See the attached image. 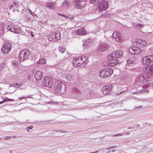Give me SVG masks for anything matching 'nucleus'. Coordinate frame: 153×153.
I'll return each mask as SVG.
<instances>
[{
    "mask_svg": "<svg viewBox=\"0 0 153 153\" xmlns=\"http://www.w3.org/2000/svg\"><path fill=\"white\" fill-rule=\"evenodd\" d=\"M123 55V52L121 50H117L109 54L107 56L108 64L107 66H113L119 64V59Z\"/></svg>",
    "mask_w": 153,
    "mask_h": 153,
    "instance_id": "1",
    "label": "nucleus"
},
{
    "mask_svg": "<svg viewBox=\"0 0 153 153\" xmlns=\"http://www.w3.org/2000/svg\"><path fill=\"white\" fill-rule=\"evenodd\" d=\"M88 62L87 57L83 56L74 58L72 63L74 67H77L79 66L82 67L86 65Z\"/></svg>",
    "mask_w": 153,
    "mask_h": 153,
    "instance_id": "2",
    "label": "nucleus"
},
{
    "mask_svg": "<svg viewBox=\"0 0 153 153\" xmlns=\"http://www.w3.org/2000/svg\"><path fill=\"white\" fill-rule=\"evenodd\" d=\"M54 83L53 88L56 92L61 94H64L66 92V86L64 83L61 81L56 80L55 79V82H54Z\"/></svg>",
    "mask_w": 153,
    "mask_h": 153,
    "instance_id": "3",
    "label": "nucleus"
},
{
    "mask_svg": "<svg viewBox=\"0 0 153 153\" xmlns=\"http://www.w3.org/2000/svg\"><path fill=\"white\" fill-rule=\"evenodd\" d=\"M151 78V76L150 75L144 72L139 77V81L141 83L146 85V87H148L151 86V85H152V84L150 83L148 84V83L150 81Z\"/></svg>",
    "mask_w": 153,
    "mask_h": 153,
    "instance_id": "4",
    "label": "nucleus"
},
{
    "mask_svg": "<svg viewBox=\"0 0 153 153\" xmlns=\"http://www.w3.org/2000/svg\"><path fill=\"white\" fill-rule=\"evenodd\" d=\"M113 73V70L111 68H105L100 70L99 73L100 77L105 78L110 76Z\"/></svg>",
    "mask_w": 153,
    "mask_h": 153,
    "instance_id": "5",
    "label": "nucleus"
},
{
    "mask_svg": "<svg viewBox=\"0 0 153 153\" xmlns=\"http://www.w3.org/2000/svg\"><path fill=\"white\" fill-rule=\"evenodd\" d=\"M54 82H55V79L45 77L42 81V84L44 86L51 88L53 85Z\"/></svg>",
    "mask_w": 153,
    "mask_h": 153,
    "instance_id": "6",
    "label": "nucleus"
},
{
    "mask_svg": "<svg viewBox=\"0 0 153 153\" xmlns=\"http://www.w3.org/2000/svg\"><path fill=\"white\" fill-rule=\"evenodd\" d=\"M60 33L59 30L51 32L48 36V38L50 41L53 40L56 41L59 39L60 38Z\"/></svg>",
    "mask_w": 153,
    "mask_h": 153,
    "instance_id": "7",
    "label": "nucleus"
},
{
    "mask_svg": "<svg viewBox=\"0 0 153 153\" xmlns=\"http://www.w3.org/2000/svg\"><path fill=\"white\" fill-rule=\"evenodd\" d=\"M30 51L27 49L22 50L20 53L19 57V60L23 61L25 60L28 59L30 56Z\"/></svg>",
    "mask_w": 153,
    "mask_h": 153,
    "instance_id": "8",
    "label": "nucleus"
},
{
    "mask_svg": "<svg viewBox=\"0 0 153 153\" xmlns=\"http://www.w3.org/2000/svg\"><path fill=\"white\" fill-rule=\"evenodd\" d=\"M142 64L146 66L153 65V56L149 55L144 57L142 59Z\"/></svg>",
    "mask_w": 153,
    "mask_h": 153,
    "instance_id": "9",
    "label": "nucleus"
},
{
    "mask_svg": "<svg viewBox=\"0 0 153 153\" xmlns=\"http://www.w3.org/2000/svg\"><path fill=\"white\" fill-rule=\"evenodd\" d=\"M72 3L75 7L81 9L85 6L86 3L85 0H74Z\"/></svg>",
    "mask_w": 153,
    "mask_h": 153,
    "instance_id": "10",
    "label": "nucleus"
},
{
    "mask_svg": "<svg viewBox=\"0 0 153 153\" xmlns=\"http://www.w3.org/2000/svg\"><path fill=\"white\" fill-rule=\"evenodd\" d=\"M11 49V45L9 42H5L1 48V51L4 54H7Z\"/></svg>",
    "mask_w": 153,
    "mask_h": 153,
    "instance_id": "11",
    "label": "nucleus"
},
{
    "mask_svg": "<svg viewBox=\"0 0 153 153\" xmlns=\"http://www.w3.org/2000/svg\"><path fill=\"white\" fill-rule=\"evenodd\" d=\"M108 1H102L98 6V8L100 11H102L106 10L108 7Z\"/></svg>",
    "mask_w": 153,
    "mask_h": 153,
    "instance_id": "12",
    "label": "nucleus"
},
{
    "mask_svg": "<svg viewBox=\"0 0 153 153\" xmlns=\"http://www.w3.org/2000/svg\"><path fill=\"white\" fill-rule=\"evenodd\" d=\"M129 53L132 54H138L140 53L141 51L138 47L133 46L130 47L128 49Z\"/></svg>",
    "mask_w": 153,
    "mask_h": 153,
    "instance_id": "13",
    "label": "nucleus"
},
{
    "mask_svg": "<svg viewBox=\"0 0 153 153\" xmlns=\"http://www.w3.org/2000/svg\"><path fill=\"white\" fill-rule=\"evenodd\" d=\"M112 84H108L104 86L102 88V93L103 94H107L109 93L112 88Z\"/></svg>",
    "mask_w": 153,
    "mask_h": 153,
    "instance_id": "14",
    "label": "nucleus"
},
{
    "mask_svg": "<svg viewBox=\"0 0 153 153\" xmlns=\"http://www.w3.org/2000/svg\"><path fill=\"white\" fill-rule=\"evenodd\" d=\"M112 36L117 42H120L122 41V37L119 32H114L112 35Z\"/></svg>",
    "mask_w": 153,
    "mask_h": 153,
    "instance_id": "15",
    "label": "nucleus"
},
{
    "mask_svg": "<svg viewBox=\"0 0 153 153\" xmlns=\"http://www.w3.org/2000/svg\"><path fill=\"white\" fill-rule=\"evenodd\" d=\"M109 47V46L107 44L105 43H100L99 46L98 48L99 50L102 51H105L107 50Z\"/></svg>",
    "mask_w": 153,
    "mask_h": 153,
    "instance_id": "16",
    "label": "nucleus"
},
{
    "mask_svg": "<svg viewBox=\"0 0 153 153\" xmlns=\"http://www.w3.org/2000/svg\"><path fill=\"white\" fill-rule=\"evenodd\" d=\"M7 29L12 32L18 34L19 33V30L13 26L10 25L7 27Z\"/></svg>",
    "mask_w": 153,
    "mask_h": 153,
    "instance_id": "17",
    "label": "nucleus"
},
{
    "mask_svg": "<svg viewBox=\"0 0 153 153\" xmlns=\"http://www.w3.org/2000/svg\"><path fill=\"white\" fill-rule=\"evenodd\" d=\"M72 92L73 94L74 95V98L78 99V98L81 94L80 91L77 88L75 87L73 88Z\"/></svg>",
    "mask_w": 153,
    "mask_h": 153,
    "instance_id": "18",
    "label": "nucleus"
},
{
    "mask_svg": "<svg viewBox=\"0 0 153 153\" xmlns=\"http://www.w3.org/2000/svg\"><path fill=\"white\" fill-rule=\"evenodd\" d=\"M143 70L144 72L149 75H150L151 76L152 74H153V67H146L143 68Z\"/></svg>",
    "mask_w": 153,
    "mask_h": 153,
    "instance_id": "19",
    "label": "nucleus"
},
{
    "mask_svg": "<svg viewBox=\"0 0 153 153\" xmlns=\"http://www.w3.org/2000/svg\"><path fill=\"white\" fill-rule=\"evenodd\" d=\"M34 77L37 80H41L42 77V72L40 71H38L36 72L35 74Z\"/></svg>",
    "mask_w": 153,
    "mask_h": 153,
    "instance_id": "20",
    "label": "nucleus"
},
{
    "mask_svg": "<svg viewBox=\"0 0 153 153\" xmlns=\"http://www.w3.org/2000/svg\"><path fill=\"white\" fill-rule=\"evenodd\" d=\"M65 75V78L67 81L72 80L74 78V76L71 73H66Z\"/></svg>",
    "mask_w": 153,
    "mask_h": 153,
    "instance_id": "21",
    "label": "nucleus"
},
{
    "mask_svg": "<svg viewBox=\"0 0 153 153\" xmlns=\"http://www.w3.org/2000/svg\"><path fill=\"white\" fill-rule=\"evenodd\" d=\"M70 3L67 0L64 1L62 4L61 7L64 9H67L69 7Z\"/></svg>",
    "mask_w": 153,
    "mask_h": 153,
    "instance_id": "22",
    "label": "nucleus"
},
{
    "mask_svg": "<svg viewBox=\"0 0 153 153\" xmlns=\"http://www.w3.org/2000/svg\"><path fill=\"white\" fill-rule=\"evenodd\" d=\"M58 14L59 16L63 17L65 20H66L67 21L72 20L74 18V17L73 16H67L61 13H58Z\"/></svg>",
    "mask_w": 153,
    "mask_h": 153,
    "instance_id": "23",
    "label": "nucleus"
},
{
    "mask_svg": "<svg viewBox=\"0 0 153 153\" xmlns=\"http://www.w3.org/2000/svg\"><path fill=\"white\" fill-rule=\"evenodd\" d=\"M147 45V42L143 40L139 39L138 41V45L142 47H144Z\"/></svg>",
    "mask_w": 153,
    "mask_h": 153,
    "instance_id": "24",
    "label": "nucleus"
},
{
    "mask_svg": "<svg viewBox=\"0 0 153 153\" xmlns=\"http://www.w3.org/2000/svg\"><path fill=\"white\" fill-rule=\"evenodd\" d=\"M77 35H82L85 34L86 33V31L83 28H81L76 30L75 32Z\"/></svg>",
    "mask_w": 153,
    "mask_h": 153,
    "instance_id": "25",
    "label": "nucleus"
},
{
    "mask_svg": "<svg viewBox=\"0 0 153 153\" xmlns=\"http://www.w3.org/2000/svg\"><path fill=\"white\" fill-rule=\"evenodd\" d=\"M137 61V59L134 58V57L129 58L127 60V63L128 64L135 63Z\"/></svg>",
    "mask_w": 153,
    "mask_h": 153,
    "instance_id": "26",
    "label": "nucleus"
},
{
    "mask_svg": "<svg viewBox=\"0 0 153 153\" xmlns=\"http://www.w3.org/2000/svg\"><path fill=\"white\" fill-rule=\"evenodd\" d=\"M56 5L55 3L48 2L46 4V6L49 8L53 9L55 7V5Z\"/></svg>",
    "mask_w": 153,
    "mask_h": 153,
    "instance_id": "27",
    "label": "nucleus"
},
{
    "mask_svg": "<svg viewBox=\"0 0 153 153\" xmlns=\"http://www.w3.org/2000/svg\"><path fill=\"white\" fill-rule=\"evenodd\" d=\"M46 60L43 58H42L39 59L36 62L38 64H42L45 63Z\"/></svg>",
    "mask_w": 153,
    "mask_h": 153,
    "instance_id": "28",
    "label": "nucleus"
},
{
    "mask_svg": "<svg viewBox=\"0 0 153 153\" xmlns=\"http://www.w3.org/2000/svg\"><path fill=\"white\" fill-rule=\"evenodd\" d=\"M139 39L134 38L132 39L131 41V43L134 45H138V41Z\"/></svg>",
    "mask_w": 153,
    "mask_h": 153,
    "instance_id": "29",
    "label": "nucleus"
},
{
    "mask_svg": "<svg viewBox=\"0 0 153 153\" xmlns=\"http://www.w3.org/2000/svg\"><path fill=\"white\" fill-rule=\"evenodd\" d=\"M59 51L61 53H63L65 50V48L62 46H60L58 48Z\"/></svg>",
    "mask_w": 153,
    "mask_h": 153,
    "instance_id": "30",
    "label": "nucleus"
},
{
    "mask_svg": "<svg viewBox=\"0 0 153 153\" xmlns=\"http://www.w3.org/2000/svg\"><path fill=\"white\" fill-rule=\"evenodd\" d=\"M5 28L4 26H1L0 27V35L2 36L4 34L5 32L4 30Z\"/></svg>",
    "mask_w": 153,
    "mask_h": 153,
    "instance_id": "31",
    "label": "nucleus"
},
{
    "mask_svg": "<svg viewBox=\"0 0 153 153\" xmlns=\"http://www.w3.org/2000/svg\"><path fill=\"white\" fill-rule=\"evenodd\" d=\"M143 25L139 24L136 25V28L137 29L139 30L141 29L143 27Z\"/></svg>",
    "mask_w": 153,
    "mask_h": 153,
    "instance_id": "32",
    "label": "nucleus"
},
{
    "mask_svg": "<svg viewBox=\"0 0 153 153\" xmlns=\"http://www.w3.org/2000/svg\"><path fill=\"white\" fill-rule=\"evenodd\" d=\"M130 133L129 132H126L125 133H122L121 134H117L115 135H113L112 136L113 137L117 136H122L123 134H129Z\"/></svg>",
    "mask_w": 153,
    "mask_h": 153,
    "instance_id": "33",
    "label": "nucleus"
},
{
    "mask_svg": "<svg viewBox=\"0 0 153 153\" xmlns=\"http://www.w3.org/2000/svg\"><path fill=\"white\" fill-rule=\"evenodd\" d=\"M22 85V84H18V83H15L13 84L12 85V86L16 88H19L21 87Z\"/></svg>",
    "mask_w": 153,
    "mask_h": 153,
    "instance_id": "34",
    "label": "nucleus"
},
{
    "mask_svg": "<svg viewBox=\"0 0 153 153\" xmlns=\"http://www.w3.org/2000/svg\"><path fill=\"white\" fill-rule=\"evenodd\" d=\"M88 40H84L83 41V46L85 47H86L88 45Z\"/></svg>",
    "mask_w": 153,
    "mask_h": 153,
    "instance_id": "35",
    "label": "nucleus"
},
{
    "mask_svg": "<svg viewBox=\"0 0 153 153\" xmlns=\"http://www.w3.org/2000/svg\"><path fill=\"white\" fill-rule=\"evenodd\" d=\"M4 100L5 102H6L13 101H14V100L13 99H10L7 98H5Z\"/></svg>",
    "mask_w": 153,
    "mask_h": 153,
    "instance_id": "36",
    "label": "nucleus"
},
{
    "mask_svg": "<svg viewBox=\"0 0 153 153\" xmlns=\"http://www.w3.org/2000/svg\"><path fill=\"white\" fill-rule=\"evenodd\" d=\"M13 65L16 67H17L18 66V62L15 61H13L12 62Z\"/></svg>",
    "mask_w": 153,
    "mask_h": 153,
    "instance_id": "37",
    "label": "nucleus"
},
{
    "mask_svg": "<svg viewBox=\"0 0 153 153\" xmlns=\"http://www.w3.org/2000/svg\"><path fill=\"white\" fill-rule=\"evenodd\" d=\"M28 11L29 13L33 16L35 17L36 16V14L33 13L30 9H28Z\"/></svg>",
    "mask_w": 153,
    "mask_h": 153,
    "instance_id": "38",
    "label": "nucleus"
},
{
    "mask_svg": "<svg viewBox=\"0 0 153 153\" xmlns=\"http://www.w3.org/2000/svg\"><path fill=\"white\" fill-rule=\"evenodd\" d=\"M30 96H26V97H19L18 98L19 99V100H22V99H26L27 98H30Z\"/></svg>",
    "mask_w": 153,
    "mask_h": 153,
    "instance_id": "39",
    "label": "nucleus"
},
{
    "mask_svg": "<svg viewBox=\"0 0 153 153\" xmlns=\"http://www.w3.org/2000/svg\"><path fill=\"white\" fill-rule=\"evenodd\" d=\"M116 147V146H110L106 149H109L112 148H114Z\"/></svg>",
    "mask_w": 153,
    "mask_h": 153,
    "instance_id": "40",
    "label": "nucleus"
},
{
    "mask_svg": "<svg viewBox=\"0 0 153 153\" xmlns=\"http://www.w3.org/2000/svg\"><path fill=\"white\" fill-rule=\"evenodd\" d=\"M59 102H51L50 101L49 102V104H51V103H53V104H58Z\"/></svg>",
    "mask_w": 153,
    "mask_h": 153,
    "instance_id": "41",
    "label": "nucleus"
},
{
    "mask_svg": "<svg viewBox=\"0 0 153 153\" xmlns=\"http://www.w3.org/2000/svg\"><path fill=\"white\" fill-rule=\"evenodd\" d=\"M96 1V0H90V2L91 4H94Z\"/></svg>",
    "mask_w": 153,
    "mask_h": 153,
    "instance_id": "42",
    "label": "nucleus"
},
{
    "mask_svg": "<svg viewBox=\"0 0 153 153\" xmlns=\"http://www.w3.org/2000/svg\"><path fill=\"white\" fill-rule=\"evenodd\" d=\"M11 138H12V137L11 136H7L5 137L4 139L5 140H8V139H9Z\"/></svg>",
    "mask_w": 153,
    "mask_h": 153,
    "instance_id": "43",
    "label": "nucleus"
},
{
    "mask_svg": "<svg viewBox=\"0 0 153 153\" xmlns=\"http://www.w3.org/2000/svg\"><path fill=\"white\" fill-rule=\"evenodd\" d=\"M33 128V126H30L28 127H27V129H32V128Z\"/></svg>",
    "mask_w": 153,
    "mask_h": 153,
    "instance_id": "44",
    "label": "nucleus"
},
{
    "mask_svg": "<svg viewBox=\"0 0 153 153\" xmlns=\"http://www.w3.org/2000/svg\"><path fill=\"white\" fill-rule=\"evenodd\" d=\"M141 92L142 93L147 92H148V91L146 89L145 90L141 91Z\"/></svg>",
    "mask_w": 153,
    "mask_h": 153,
    "instance_id": "45",
    "label": "nucleus"
},
{
    "mask_svg": "<svg viewBox=\"0 0 153 153\" xmlns=\"http://www.w3.org/2000/svg\"><path fill=\"white\" fill-rule=\"evenodd\" d=\"M142 106L141 105V106H140L139 107H136L135 108V109H137V108H142Z\"/></svg>",
    "mask_w": 153,
    "mask_h": 153,
    "instance_id": "46",
    "label": "nucleus"
},
{
    "mask_svg": "<svg viewBox=\"0 0 153 153\" xmlns=\"http://www.w3.org/2000/svg\"><path fill=\"white\" fill-rule=\"evenodd\" d=\"M5 102L4 101V100H3L2 101H1L0 102V104H1L3 103H4Z\"/></svg>",
    "mask_w": 153,
    "mask_h": 153,
    "instance_id": "47",
    "label": "nucleus"
},
{
    "mask_svg": "<svg viewBox=\"0 0 153 153\" xmlns=\"http://www.w3.org/2000/svg\"><path fill=\"white\" fill-rule=\"evenodd\" d=\"M12 5H10V6H9V8L10 9H11V8H12Z\"/></svg>",
    "mask_w": 153,
    "mask_h": 153,
    "instance_id": "48",
    "label": "nucleus"
},
{
    "mask_svg": "<svg viewBox=\"0 0 153 153\" xmlns=\"http://www.w3.org/2000/svg\"><path fill=\"white\" fill-rule=\"evenodd\" d=\"M131 128V127L130 126H129L128 127V129H130Z\"/></svg>",
    "mask_w": 153,
    "mask_h": 153,
    "instance_id": "49",
    "label": "nucleus"
},
{
    "mask_svg": "<svg viewBox=\"0 0 153 153\" xmlns=\"http://www.w3.org/2000/svg\"><path fill=\"white\" fill-rule=\"evenodd\" d=\"M60 132H65V131H60Z\"/></svg>",
    "mask_w": 153,
    "mask_h": 153,
    "instance_id": "50",
    "label": "nucleus"
},
{
    "mask_svg": "<svg viewBox=\"0 0 153 153\" xmlns=\"http://www.w3.org/2000/svg\"><path fill=\"white\" fill-rule=\"evenodd\" d=\"M98 151H97L95 152L94 153H98Z\"/></svg>",
    "mask_w": 153,
    "mask_h": 153,
    "instance_id": "51",
    "label": "nucleus"
},
{
    "mask_svg": "<svg viewBox=\"0 0 153 153\" xmlns=\"http://www.w3.org/2000/svg\"><path fill=\"white\" fill-rule=\"evenodd\" d=\"M115 150H113V151H112V152H115Z\"/></svg>",
    "mask_w": 153,
    "mask_h": 153,
    "instance_id": "52",
    "label": "nucleus"
},
{
    "mask_svg": "<svg viewBox=\"0 0 153 153\" xmlns=\"http://www.w3.org/2000/svg\"><path fill=\"white\" fill-rule=\"evenodd\" d=\"M12 151H10V153H12Z\"/></svg>",
    "mask_w": 153,
    "mask_h": 153,
    "instance_id": "53",
    "label": "nucleus"
},
{
    "mask_svg": "<svg viewBox=\"0 0 153 153\" xmlns=\"http://www.w3.org/2000/svg\"><path fill=\"white\" fill-rule=\"evenodd\" d=\"M111 152V151H108V153H109Z\"/></svg>",
    "mask_w": 153,
    "mask_h": 153,
    "instance_id": "54",
    "label": "nucleus"
},
{
    "mask_svg": "<svg viewBox=\"0 0 153 153\" xmlns=\"http://www.w3.org/2000/svg\"><path fill=\"white\" fill-rule=\"evenodd\" d=\"M16 137V136H13V137Z\"/></svg>",
    "mask_w": 153,
    "mask_h": 153,
    "instance_id": "55",
    "label": "nucleus"
},
{
    "mask_svg": "<svg viewBox=\"0 0 153 153\" xmlns=\"http://www.w3.org/2000/svg\"><path fill=\"white\" fill-rule=\"evenodd\" d=\"M29 77V76H28V77Z\"/></svg>",
    "mask_w": 153,
    "mask_h": 153,
    "instance_id": "56",
    "label": "nucleus"
},
{
    "mask_svg": "<svg viewBox=\"0 0 153 153\" xmlns=\"http://www.w3.org/2000/svg\"><path fill=\"white\" fill-rule=\"evenodd\" d=\"M27 131H29L28 130H27Z\"/></svg>",
    "mask_w": 153,
    "mask_h": 153,
    "instance_id": "57",
    "label": "nucleus"
},
{
    "mask_svg": "<svg viewBox=\"0 0 153 153\" xmlns=\"http://www.w3.org/2000/svg\"><path fill=\"white\" fill-rule=\"evenodd\" d=\"M48 123L49 124H50V123Z\"/></svg>",
    "mask_w": 153,
    "mask_h": 153,
    "instance_id": "58",
    "label": "nucleus"
},
{
    "mask_svg": "<svg viewBox=\"0 0 153 153\" xmlns=\"http://www.w3.org/2000/svg\"><path fill=\"white\" fill-rule=\"evenodd\" d=\"M1 140V138H0V140Z\"/></svg>",
    "mask_w": 153,
    "mask_h": 153,
    "instance_id": "59",
    "label": "nucleus"
}]
</instances>
